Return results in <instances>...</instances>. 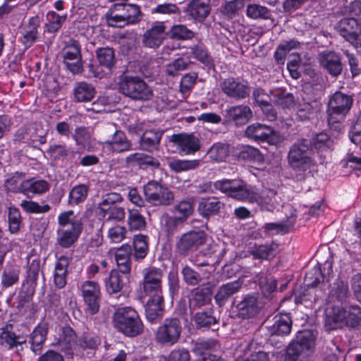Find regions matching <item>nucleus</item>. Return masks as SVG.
Instances as JSON below:
<instances>
[{
	"label": "nucleus",
	"mask_w": 361,
	"mask_h": 361,
	"mask_svg": "<svg viewBox=\"0 0 361 361\" xmlns=\"http://www.w3.org/2000/svg\"><path fill=\"white\" fill-rule=\"evenodd\" d=\"M239 158L244 161H252L262 164L264 161L263 154L260 151L252 146H245L239 152Z\"/></svg>",
	"instance_id": "13d9d810"
},
{
	"label": "nucleus",
	"mask_w": 361,
	"mask_h": 361,
	"mask_svg": "<svg viewBox=\"0 0 361 361\" xmlns=\"http://www.w3.org/2000/svg\"><path fill=\"white\" fill-rule=\"evenodd\" d=\"M69 264V259L66 256H61L55 266L54 280L55 286L61 289L66 284L67 267Z\"/></svg>",
	"instance_id": "79ce46f5"
},
{
	"label": "nucleus",
	"mask_w": 361,
	"mask_h": 361,
	"mask_svg": "<svg viewBox=\"0 0 361 361\" xmlns=\"http://www.w3.org/2000/svg\"><path fill=\"white\" fill-rule=\"evenodd\" d=\"M183 331L178 317L166 318L157 329L156 340L162 344L173 345L179 341Z\"/></svg>",
	"instance_id": "9d476101"
},
{
	"label": "nucleus",
	"mask_w": 361,
	"mask_h": 361,
	"mask_svg": "<svg viewBox=\"0 0 361 361\" xmlns=\"http://www.w3.org/2000/svg\"><path fill=\"white\" fill-rule=\"evenodd\" d=\"M168 32V36L176 40H189L195 37V32L184 25H174Z\"/></svg>",
	"instance_id": "864d4df0"
},
{
	"label": "nucleus",
	"mask_w": 361,
	"mask_h": 361,
	"mask_svg": "<svg viewBox=\"0 0 361 361\" xmlns=\"http://www.w3.org/2000/svg\"><path fill=\"white\" fill-rule=\"evenodd\" d=\"M89 185L80 184L74 186L69 192V203L80 204L83 202L87 197Z\"/></svg>",
	"instance_id": "052dcab7"
},
{
	"label": "nucleus",
	"mask_w": 361,
	"mask_h": 361,
	"mask_svg": "<svg viewBox=\"0 0 361 361\" xmlns=\"http://www.w3.org/2000/svg\"><path fill=\"white\" fill-rule=\"evenodd\" d=\"M272 101L283 109H289L294 104V97L291 93L286 92L282 89H277L271 92Z\"/></svg>",
	"instance_id": "09e8293b"
},
{
	"label": "nucleus",
	"mask_w": 361,
	"mask_h": 361,
	"mask_svg": "<svg viewBox=\"0 0 361 361\" xmlns=\"http://www.w3.org/2000/svg\"><path fill=\"white\" fill-rule=\"evenodd\" d=\"M12 326H6V328L1 329L0 334L1 345L5 346L7 350H15L17 355L20 354V351L23 350V345L27 342L26 338L22 335H17L11 329Z\"/></svg>",
	"instance_id": "393cba45"
},
{
	"label": "nucleus",
	"mask_w": 361,
	"mask_h": 361,
	"mask_svg": "<svg viewBox=\"0 0 361 361\" xmlns=\"http://www.w3.org/2000/svg\"><path fill=\"white\" fill-rule=\"evenodd\" d=\"M320 66L332 77H338L343 71L340 56L334 51L326 50L318 56Z\"/></svg>",
	"instance_id": "b1692460"
},
{
	"label": "nucleus",
	"mask_w": 361,
	"mask_h": 361,
	"mask_svg": "<svg viewBox=\"0 0 361 361\" xmlns=\"http://www.w3.org/2000/svg\"><path fill=\"white\" fill-rule=\"evenodd\" d=\"M49 190V183L43 179L32 178L20 183L19 191L28 197L40 195Z\"/></svg>",
	"instance_id": "bb28decb"
},
{
	"label": "nucleus",
	"mask_w": 361,
	"mask_h": 361,
	"mask_svg": "<svg viewBox=\"0 0 361 361\" xmlns=\"http://www.w3.org/2000/svg\"><path fill=\"white\" fill-rule=\"evenodd\" d=\"M47 22L45 23V31L49 33L58 32L67 18V15L60 16L55 11H49L47 15Z\"/></svg>",
	"instance_id": "3c124183"
},
{
	"label": "nucleus",
	"mask_w": 361,
	"mask_h": 361,
	"mask_svg": "<svg viewBox=\"0 0 361 361\" xmlns=\"http://www.w3.org/2000/svg\"><path fill=\"white\" fill-rule=\"evenodd\" d=\"M149 297L145 305V316L149 322L155 323L160 320L164 315V296L160 295Z\"/></svg>",
	"instance_id": "c85d7f7f"
},
{
	"label": "nucleus",
	"mask_w": 361,
	"mask_h": 361,
	"mask_svg": "<svg viewBox=\"0 0 361 361\" xmlns=\"http://www.w3.org/2000/svg\"><path fill=\"white\" fill-rule=\"evenodd\" d=\"M312 148L317 149H331L333 147V140L326 133L322 132L317 134L312 140Z\"/></svg>",
	"instance_id": "338daca9"
},
{
	"label": "nucleus",
	"mask_w": 361,
	"mask_h": 361,
	"mask_svg": "<svg viewBox=\"0 0 361 361\" xmlns=\"http://www.w3.org/2000/svg\"><path fill=\"white\" fill-rule=\"evenodd\" d=\"M221 91L229 98L242 100L250 96V87L247 80L228 77L220 83Z\"/></svg>",
	"instance_id": "ddd939ff"
},
{
	"label": "nucleus",
	"mask_w": 361,
	"mask_h": 361,
	"mask_svg": "<svg viewBox=\"0 0 361 361\" xmlns=\"http://www.w3.org/2000/svg\"><path fill=\"white\" fill-rule=\"evenodd\" d=\"M96 56L99 65L111 71L116 61L115 51L109 47L98 48Z\"/></svg>",
	"instance_id": "a18cd8bd"
},
{
	"label": "nucleus",
	"mask_w": 361,
	"mask_h": 361,
	"mask_svg": "<svg viewBox=\"0 0 361 361\" xmlns=\"http://www.w3.org/2000/svg\"><path fill=\"white\" fill-rule=\"evenodd\" d=\"M123 200L122 196L117 192L107 193L102 197V201L99 203V207L103 213H106L111 209V206L117 202Z\"/></svg>",
	"instance_id": "69168bd1"
},
{
	"label": "nucleus",
	"mask_w": 361,
	"mask_h": 361,
	"mask_svg": "<svg viewBox=\"0 0 361 361\" xmlns=\"http://www.w3.org/2000/svg\"><path fill=\"white\" fill-rule=\"evenodd\" d=\"M243 284V280L238 279L221 285L214 296L216 305L219 307L224 306L234 294L240 291Z\"/></svg>",
	"instance_id": "c756f323"
},
{
	"label": "nucleus",
	"mask_w": 361,
	"mask_h": 361,
	"mask_svg": "<svg viewBox=\"0 0 361 361\" xmlns=\"http://www.w3.org/2000/svg\"><path fill=\"white\" fill-rule=\"evenodd\" d=\"M345 309V326L357 328L361 326V308L351 305Z\"/></svg>",
	"instance_id": "8fccbe9b"
},
{
	"label": "nucleus",
	"mask_w": 361,
	"mask_h": 361,
	"mask_svg": "<svg viewBox=\"0 0 361 361\" xmlns=\"http://www.w3.org/2000/svg\"><path fill=\"white\" fill-rule=\"evenodd\" d=\"M338 33L354 47H358L361 42L358 37L361 35V20L355 18H344L336 27Z\"/></svg>",
	"instance_id": "2eb2a0df"
},
{
	"label": "nucleus",
	"mask_w": 361,
	"mask_h": 361,
	"mask_svg": "<svg viewBox=\"0 0 361 361\" xmlns=\"http://www.w3.org/2000/svg\"><path fill=\"white\" fill-rule=\"evenodd\" d=\"M115 260L121 273L129 274L131 270V246L128 244L123 245L115 251Z\"/></svg>",
	"instance_id": "4c0bfd02"
},
{
	"label": "nucleus",
	"mask_w": 361,
	"mask_h": 361,
	"mask_svg": "<svg viewBox=\"0 0 361 361\" xmlns=\"http://www.w3.org/2000/svg\"><path fill=\"white\" fill-rule=\"evenodd\" d=\"M129 281L128 274H123L117 270H112L105 281L106 289L109 294L119 293L126 287Z\"/></svg>",
	"instance_id": "c9c22d12"
},
{
	"label": "nucleus",
	"mask_w": 361,
	"mask_h": 361,
	"mask_svg": "<svg viewBox=\"0 0 361 361\" xmlns=\"http://www.w3.org/2000/svg\"><path fill=\"white\" fill-rule=\"evenodd\" d=\"M168 37L166 26L164 22H156L142 35L143 45L149 48H158Z\"/></svg>",
	"instance_id": "412c9836"
},
{
	"label": "nucleus",
	"mask_w": 361,
	"mask_h": 361,
	"mask_svg": "<svg viewBox=\"0 0 361 361\" xmlns=\"http://www.w3.org/2000/svg\"><path fill=\"white\" fill-rule=\"evenodd\" d=\"M186 12L192 19L203 21L210 12L209 0H192L186 9Z\"/></svg>",
	"instance_id": "e433bc0d"
},
{
	"label": "nucleus",
	"mask_w": 361,
	"mask_h": 361,
	"mask_svg": "<svg viewBox=\"0 0 361 361\" xmlns=\"http://www.w3.org/2000/svg\"><path fill=\"white\" fill-rule=\"evenodd\" d=\"M238 318L248 319L255 317L264 308L265 302L262 301L259 293H251L235 299L233 302Z\"/></svg>",
	"instance_id": "6e6552de"
},
{
	"label": "nucleus",
	"mask_w": 361,
	"mask_h": 361,
	"mask_svg": "<svg viewBox=\"0 0 361 361\" xmlns=\"http://www.w3.org/2000/svg\"><path fill=\"white\" fill-rule=\"evenodd\" d=\"M118 85L121 93L135 101L149 100L153 96L151 87L138 76L122 75Z\"/></svg>",
	"instance_id": "423d86ee"
},
{
	"label": "nucleus",
	"mask_w": 361,
	"mask_h": 361,
	"mask_svg": "<svg viewBox=\"0 0 361 361\" xmlns=\"http://www.w3.org/2000/svg\"><path fill=\"white\" fill-rule=\"evenodd\" d=\"M142 274L143 279L140 284L145 294L148 296L163 295L162 270L155 267H150L144 269Z\"/></svg>",
	"instance_id": "f8f14e48"
},
{
	"label": "nucleus",
	"mask_w": 361,
	"mask_h": 361,
	"mask_svg": "<svg viewBox=\"0 0 361 361\" xmlns=\"http://www.w3.org/2000/svg\"><path fill=\"white\" fill-rule=\"evenodd\" d=\"M245 136L257 142H267L269 145H276L282 141V136L279 131L271 126L255 123L249 125L245 131Z\"/></svg>",
	"instance_id": "9b49d317"
},
{
	"label": "nucleus",
	"mask_w": 361,
	"mask_h": 361,
	"mask_svg": "<svg viewBox=\"0 0 361 361\" xmlns=\"http://www.w3.org/2000/svg\"><path fill=\"white\" fill-rule=\"evenodd\" d=\"M245 5L244 0H232L226 2L221 8V12L228 18L235 16Z\"/></svg>",
	"instance_id": "774afa93"
},
{
	"label": "nucleus",
	"mask_w": 361,
	"mask_h": 361,
	"mask_svg": "<svg viewBox=\"0 0 361 361\" xmlns=\"http://www.w3.org/2000/svg\"><path fill=\"white\" fill-rule=\"evenodd\" d=\"M273 320V324L269 326L270 334L286 336L290 333L293 322L289 313H280L276 315Z\"/></svg>",
	"instance_id": "473e14b6"
},
{
	"label": "nucleus",
	"mask_w": 361,
	"mask_h": 361,
	"mask_svg": "<svg viewBox=\"0 0 361 361\" xmlns=\"http://www.w3.org/2000/svg\"><path fill=\"white\" fill-rule=\"evenodd\" d=\"M192 320L198 329H209L219 322L214 314L213 306L206 307L202 310H197L192 314Z\"/></svg>",
	"instance_id": "2f4dec72"
},
{
	"label": "nucleus",
	"mask_w": 361,
	"mask_h": 361,
	"mask_svg": "<svg viewBox=\"0 0 361 361\" xmlns=\"http://www.w3.org/2000/svg\"><path fill=\"white\" fill-rule=\"evenodd\" d=\"M279 244L272 241L269 244L260 245L252 251L255 259L271 260L279 253Z\"/></svg>",
	"instance_id": "37998d69"
},
{
	"label": "nucleus",
	"mask_w": 361,
	"mask_h": 361,
	"mask_svg": "<svg viewBox=\"0 0 361 361\" xmlns=\"http://www.w3.org/2000/svg\"><path fill=\"white\" fill-rule=\"evenodd\" d=\"M175 213L178 216H169L168 214L162 216L161 220L166 221V226H178L186 222L188 218L194 212V201L192 198H187L179 202L173 207Z\"/></svg>",
	"instance_id": "aec40b11"
},
{
	"label": "nucleus",
	"mask_w": 361,
	"mask_h": 361,
	"mask_svg": "<svg viewBox=\"0 0 361 361\" xmlns=\"http://www.w3.org/2000/svg\"><path fill=\"white\" fill-rule=\"evenodd\" d=\"M81 233V227H70L66 230L58 231V243L63 247H71L78 238Z\"/></svg>",
	"instance_id": "c03bdc74"
},
{
	"label": "nucleus",
	"mask_w": 361,
	"mask_h": 361,
	"mask_svg": "<svg viewBox=\"0 0 361 361\" xmlns=\"http://www.w3.org/2000/svg\"><path fill=\"white\" fill-rule=\"evenodd\" d=\"M41 20L38 16L29 18L27 23H23L20 27L22 43L27 48L31 47L37 40L39 32L38 28L40 26Z\"/></svg>",
	"instance_id": "a878e982"
},
{
	"label": "nucleus",
	"mask_w": 361,
	"mask_h": 361,
	"mask_svg": "<svg viewBox=\"0 0 361 361\" xmlns=\"http://www.w3.org/2000/svg\"><path fill=\"white\" fill-rule=\"evenodd\" d=\"M207 236L203 231H192L182 235L177 243V250L181 255H187L206 243Z\"/></svg>",
	"instance_id": "f3484780"
},
{
	"label": "nucleus",
	"mask_w": 361,
	"mask_h": 361,
	"mask_svg": "<svg viewBox=\"0 0 361 361\" xmlns=\"http://www.w3.org/2000/svg\"><path fill=\"white\" fill-rule=\"evenodd\" d=\"M316 336L312 330L299 331L286 348L285 361L305 360L314 350Z\"/></svg>",
	"instance_id": "20e7f679"
},
{
	"label": "nucleus",
	"mask_w": 361,
	"mask_h": 361,
	"mask_svg": "<svg viewBox=\"0 0 361 361\" xmlns=\"http://www.w3.org/2000/svg\"><path fill=\"white\" fill-rule=\"evenodd\" d=\"M312 154L311 140L307 138L298 139L289 149L287 156L288 164L295 171H306L310 169L313 164Z\"/></svg>",
	"instance_id": "39448f33"
},
{
	"label": "nucleus",
	"mask_w": 361,
	"mask_h": 361,
	"mask_svg": "<svg viewBox=\"0 0 361 361\" xmlns=\"http://www.w3.org/2000/svg\"><path fill=\"white\" fill-rule=\"evenodd\" d=\"M146 201L153 206H169L174 202L173 192L157 181H149L144 186Z\"/></svg>",
	"instance_id": "1a4fd4ad"
},
{
	"label": "nucleus",
	"mask_w": 361,
	"mask_h": 361,
	"mask_svg": "<svg viewBox=\"0 0 361 361\" xmlns=\"http://www.w3.org/2000/svg\"><path fill=\"white\" fill-rule=\"evenodd\" d=\"M164 130L150 128L143 130L139 140L140 149L147 152L158 151Z\"/></svg>",
	"instance_id": "5701e85b"
},
{
	"label": "nucleus",
	"mask_w": 361,
	"mask_h": 361,
	"mask_svg": "<svg viewBox=\"0 0 361 361\" xmlns=\"http://www.w3.org/2000/svg\"><path fill=\"white\" fill-rule=\"evenodd\" d=\"M126 161L128 164H136L139 165L140 168L157 169L161 166L159 157L140 152H135L130 154L126 158Z\"/></svg>",
	"instance_id": "f704fd0d"
},
{
	"label": "nucleus",
	"mask_w": 361,
	"mask_h": 361,
	"mask_svg": "<svg viewBox=\"0 0 361 361\" xmlns=\"http://www.w3.org/2000/svg\"><path fill=\"white\" fill-rule=\"evenodd\" d=\"M212 185L228 197L243 202H254L258 200V194L241 179H223L203 183L199 186L200 193L212 192Z\"/></svg>",
	"instance_id": "f257e3e1"
},
{
	"label": "nucleus",
	"mask_w": 361,
	"mask_h": 361,
	"mask_svg": "<svg viewBox=\"0 0 361 361\" xmlns=\"http://www.w3.org/2000/svg\"><path fill=\"white\" fill-rule=\"evenodd\" d=\"M47 153L52 159L56 161L66 158L72 152L64 143H54L49 145Z\"/></svg>",
	"instance_id": "680f3d73"
},
{
	"label": "nucleus",
	"mask_w": 361,
	"mask_h": 361,
	"mask_svg": "<svg viewBox=\"0 0 361 361\" xmlns=\"http://www.w3.org/2000/svg\"><path fill=\"white\" fill-rule=\"evenodd\" d=\"M223 203L216 197H208L202 198L197 206V211L200 214L207 219L219 213Z\"/></svg>",
	"instance_id": "72a5a7b5"
},
{
	"label": "nucleus",
	"mask_w": 361,
	"mask_h": 361,
	"mask_svg": "<svg viewBox=\"0 0 361 361\" xmlns=\"http://www.w3.org/2000/svg\"><path fill=\"white\" fill-rule=\"evenodd\" d=\"M190 54L193 58L207 66L213 65L212 57L209 54L205 45L201 42L190 47Z\"/></svg>",
	"instance_id": "603ef678"
},
{
	"label": "nucleus",
	"mask_w": 361,
	"mask_h": 361,
	"mask_svg": "<svg viewBox=\"0 0 361 361\" xmlns=\"http://www.w3.org/2000/svg\"><path fill=\"white\" fill-rule=\"evenodd\" d=\"M48 332L47 324H39L30 334V349L35 354L38 355L42 351L44 343L47 338Z\"/></svg>",
	"instance_id": "58836bf2"
},
{
	"label": "nucleus",
	"mask_w": 361,
	"mask_h": 361,
	"mask_svg": "<svg viewBox=\"0 0 361 361\" xmlns=\"http://www.w3.org/2000/svg\"><path fill=\"white\" fill-rule=\"evenodd\" d=\"M192 64L193 62L190 60L179 57L168 63L165 67L164 72L168 76L176 77L179 75L180 71L189 69Z\"/></svg>",
	"instance_id": "49530a36"
},
{
	"label": "nucleus",
	"mask_w": 361,
	"mask_h": 361,
	"mask_svg": "<svg viewBox=\"0 0 361 361\" xmlns=\"http://www.w3.org/2000/svg\"><path fill=\"white\" fill-rule=\"evenodd\" d=\"M169 142L176 145L181 155L195 154L200 149L199 138L192 134H173L169 138Z\"/></svg>",
	"instance_id": "4be33fe9"
},
{
	"label": "nucleus",
	"mask_w": 361,
	"mask_h": 361,
	"mask_svg": "<svg viewBox=\"0 0 361 361\" xmlns=\"http://www.w3.org/2000/svg\"><path fill=\"white\" fill-rule=\"evenodd\" d=\"M252 118V111L247 105H238L226 110V118L236 126L247 123Z\"/></svg>",
	"instance_id": "cd10ccee"
},
{
	"label": "nucleus",
	"mask_w": 361,
	"mask_h": 361,
	"mask_svg": "<svg viewBox=\"0 0 361 361\" xmlns=\"http://www.w3.org/2000/svg\"><path fill=\"white\" fill-rule=\"evenodd\" d=\"M101 143L113 153H122L132 149V143L126 133L113 123L103 127L100 133Z\"/></svg>",
	"instance_id": "0eeeda50"
},
{
	"label": "nucleus",
	"mask_w": 361,
	"mask_h": 361,
	"mask_svg": "<svg viewBox=\"0 0 361 361\" xmlns=\"http://www.w3.org/2000/svg\"><path fill=\"white\" fill-rule=\"evenodd\" d=\"M345 325V309L332 306L326 310L325 328L327 331L336 330Z\"/></svg>",
	"instance_id": "7c9ffc66"
},
{
	"label": "nucleus",
	"mask_w": 361,
	"mask_h": 361,
	"mask_svg": "<svg viewBox=\"0 0 361 361\" xmlns=\"http://www.w3.org/2000/svg\"><path fill=\"white\" fill-rule=\"evenodd\" d=\"M142 19L140 7L135 4H114L106 14L109 26L122 28L129 25H135Z\"/></svg>",
	"instance_id": "7ed1b4c3"
},
{
	"label": "nucleus",
	"mask_w": 361,
	"mask_h": 361,
	"mask_svg": "<svg viewBox=\"0 0 361 361\" xmlns=\"http://www.w3.org/2000/svg\"><path fill=\"white\" fill-rule=\"evenodd\" d=\"M200 161L173 159L169 163V168L174 172L180 173L190 170H194L199 167Z\"/></svg>",
	"instance_id": "4d7b16f0"
},
{
	"label": "nucleus",
	"mask_w": 361,
	"mask_h": 361,
	"mask_svg": "<svg viewBox=\"0 0 361 361\" xmlns=\"http://www.w3.org/2000/svg\"><path fill=\"white\" fill-rule=\"evenodd\" d=\"M181 274L183 281L188 286H195L200 284L202 281L201 275L188 265L183 268Z\"/></svg>",
	"instance_id": "0e129e2a"
},
{
	"label": "nucleus",
	"mask_w": 361,
	"mask_h": 361,
	"mask_svg": "<svg viewBox=\"0 0 361 361\" xmlns=\"http://www.w3.org/2000/svg\"><path fill=\"white\" fill-rule=\"evenodd\" d=\"M114 328L129 338H135L144 331V325L137 312L131 307L116 310L112 316Z\"/></svg>",
	"instance_id": "f03ea898"
},
{
	"label": "nucleus",
	"mask_w": 361,
	"mask_h": 361,
	"mask_svg": "<svg viewBox=\"0 0 361 361\" xmlns=\"http://www.w3.org/2000/svg\"><path fill=\"white\" fill-rule=\"evenodd\" d=\"M210 159L221 162L224 161L229 154V145L226 143H214L207 152Z\"/></svg>",
	"instance_id": "6e6d98bb"
},
{
	"label": "nucleus",
	"mask_w": 361,
	"mask_h": 361,
	"mask_svg": "<svg viewBox=\"0 0 361 361\" xmlns=\"http://www.w3.org/2000/svg\"><path fill=\"white\" fill-rule=\"evenodd\" d=\"M20 270L13 267H7L4 269L1 276V283L5 288H8L18 281Z\"/></svg>",
	"instance_id": "e2e57ef3"
},
{
	"label": "nucleus",
	"mask_w": 361,
	"mask_h": 361,
	"mask_svg": "<svg viewBox=\"0 0 361 361\" xmlns=\"http://www.w3.org/2000/svg\"><path fill=\"white\" fill-rule=\"evenodd\" d=\"M73 94L78 102H88L94 98L95 89L92 85L86 82H77L73 90Z\"/></svg>",
	"instance_id": "a19ab883"
},
{
	"label": "nucleus",
	"mask_w": 361,
	"mask_h": 361,
	"mask_svg": "<svg viewBox=\"0 0 361 361\" xmlns=\"http://www.w3.org/2000/svg\"><path fill=\"white\" fill-rule=\"evenodd\" d=\"M82 296L87 306V311L92 315L97 314L99 310L100 288L94 281H87L80 288Z\"/></svg>",
	"instance_id": "a211bd4d"
},
{
	"label": "nucleus",
	"mask_w": 361,
	"mask_h": 361,
	"mask_svg": "<svg viewBox=\"0 0 361 361\" xmlns=\"http://www.w3.org/2000/svg\"><path fill=\"white\" fill-rule=\"evenodd\" d=\"M63 63L66 68L73 73H79L82 70V55L80 43L71 39L63 51Z\"/></svg>",
	"instance_id": "4468645a"
},
{
	"label": "nucleus",
	"mask_w": 361,
	"mask_h": 361,
	"mask_svg": "<svg viewBox=\"0 0 361 361\" xmlns=\"http://www.w3.org/2000/svg\"><path fill=\"white\" fill-rule=\"evenodd\" d=\"M256 278L263 295L267 299L271 300V295L276 289V280L271 274L262 271L259 272Z\"/></svg>",
	"instance_id": "ea45409f"
},
{
	"label": "nucleus",
	"mask_w": 361,
	"mask_h": 361,
	"mask_svg": "<svg viewBox=\"0 0 361 361\" xmlns=\"http://www.w3.org/2000/svg\"><path fill=\"white\" fill-rule=\"evenodd\" d=\"M213 288L209 283L194 288L189 298V311L192 314L203 307H212Z\"/></svg>",
	"instance_id": "dca6fc26"
},
{
	"label": "nucleus",
	"mask_w": 361,
	"mask_h": 361,
	"mask_svg": "<svg viewBox=\"0 0 361 361\" xmlns=\"http://www.w3.org/2000/svg\"><path fill=\"white\" fill-rule=\"evenodd\" d=\"M147 239V237L142 234L135 235L133 240V257L135 260L142 259L147 255L148 243Z\"/></svg>",
	"instance_id": "5fc2aeb1"
},
{
	"label": "nucleus",
	"mask_w": 361,
	"mask_h": 361,
	"mask_svg": "<svg viewBox=\"0 0 361 361\" xmlns=\"http://www.w3.org/2000/svg\"><path fill=\"white\" fill-rule=\"evenodd\" d=\"M246 14L247 17L254 20L272 19V11L267 7L258 4H249L247 6Z\"/></svg>",
	"instance_id": "de8ad7c7"
},
{
	"label": "nucleus",
	"mask_w": 361,
	"mask_h": 361,
	"mask_svg": "<svg viewBox=\"0 0 361 361\" xmlns=\"http://www.w3.org/2000/svg\"><path fill=\"white\" fill-rule=\"evenodd\" d=\"M353 99L350 95L337 91L331 95L328 104V114L345 118L352 108Z\"/></svg>",
	"instance_id": "6ab92c4d"
},
{
	"label": "nucleus",
	"mask_w": 361,
	"mask_h": 361,
	"mask_svg": "<svg viewBox=\"0 0 361 361\" xmlns=\"http://www.w3.org/2000/svg\"><path fill=\"white\" fill-rule=\"evenodd\" d=\"M78 345L83 350H94L101 345V338L92 333H84L78 339Z\"/></svg>",
	"instance_id": "bf43d9fd"
}]
</instances>
